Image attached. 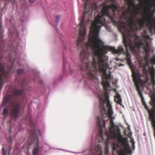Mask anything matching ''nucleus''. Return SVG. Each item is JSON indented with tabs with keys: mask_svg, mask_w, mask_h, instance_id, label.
<instances>
[{
	"mask_svg": "<svg viewBox=\"0 0 155 155\" xmlns=\"http://www.w3.org/2000/svg\"><path fill=\"white\" fill-rule=\"evenodd\" d=\"M88 2H85L83 15L80 22L79 35L77 42L78 48L82 49L80 54L81 62L80 68L81 70L87 71L92 78H94L95 73L99 71L102 75V84L104 88L107 90L110 86L108 81L112 80L113 78L110 71L108 74H106L107 69L109 67L108 57L106 54L108 51L116 54L124 53L126 55L125 60L127 64L130 66V55L128 51L130 48H127L125 46L126 51L124 53L122 47L119 46L116 50L114 47L105 45L99 38L100 28L106 21L105 16L108 17L113 24H116L115 12L117 6L114 3L109 5H105L101 12L92 22L91 19L92 10H97V4L94 3L91 8L88 5Z\"/></svg>",
	"mask_w": 155,
	"mask_h": 155,
	"instance_id": "obj_1",
	"label": "nucleus"
},
{
	"mask_svg": "<svg viewBox=\"0 0 155 155\" xmlns=\"http://www.w3.org/2000/svg\"><path fill=\"white\" fill-rule=\"evenodd\" d=\"M123 25L122 27L124 31L123 33V42L126 48H129L131 52L135 54L141 48L142 46V48L146 53L149 52L150 49L149 42L145 40L144 44L139 39L136 34H130L131 32L135 31H131L129 25L126 26L124 22H123Z\"/></svg>",
	"mask_w": 155,
	"mask_h": 155,
	"instance_id": "obj_2",
	"label": "nucleus"
},
{
	"mask_svg": "<svg viewBox=\"0 0 155 155\" xmlns=\"http://www.w3.org/2000/svg\"><path fill=\"white\" fill-rule=\"evenodd\" d=\"M24 92L23 89H18L16 88H13L11 91V95H6L3 101V104L6 105L8 102H12L9 105L10 109V115L11 117L16 119L18 116L21 110V106L18 102H13V101H15L18 97L21 95Z\"/></svg>",
	"mask_w": 155,
	"mask_h": 155,
	"instance_id": "obj_3",
	"label": "nucleus"
},
{
	"mask_svg": "<svg viewBox=\"0 0 155 155\" xmlns=\"http://www.w3.org/2000/svg\"><path fill=\"white\" fill-rule=\"evenodd\" d=\"M105 99L102 98L100 97V107L101 114L97 118V124L100 128H102L105 126V118L107 116L109 119L114 118L112 117L113 112L112 108V105L110 104L109 100V96L108 94L105 93Z\"/></svg>",
	"mask_w": 155,
	"mask_h": 155,
	"instance_id": "obj_4",
	"label": "nucleus"
},
{
	"mask_svg": "<svg viewBox=\"0 0 155 155\" xmlns=\"http://www.w3.org/2000/svg\"><path fill=\"white\" fill-rule=\"evenodd\" d=\"M117 135L118 137L117 140L118 143L120 144V146H123L124 147V150L120 149V151L118 152V155H126L124 152L125 150L127 151L128 153L130 154L131 153V150L130 149L127 150L128 149L130 148L127 138L123 137L121 135L120 130L118 128L117 129Z\"/></svg>",
	"mask_w": 155,
	"mask_h": 155,
	"instance_id": "obj_5",
	"label": "nucleus"
},
{
	"mask_svg": "<svg viewBox=\"0 0 155 155\" xmlns=\"http://www.w3.org/2000/svg\"><path fill=\"white\" fill-rule=\"evenodd\" d=\"M12 66L9 68V71L6 72L5 69V65L2 63H0V92L3 86V84L7 79L8 74L14 71L12 68Z\"/></svg>",
	"mask_w": 155,
	"mask_h": 155,
	"instance_id": "obj_6",
	"label": "nucleus"
},
{
	"mask_svg": "<svg viewBox=\"0 0 155 155\" xmlns=\"http://www.w3.org/2000/svg\"><path fill=\"white\" fill-rule=\"evenodd\" d=\"M38 132L39 134L40 132L39 130H36L35 129H32L30 133L29 138L31 140V142L34 143H36L37 147L34 149L33 151V155H38V152L39 150L38 145V139L37 137L36 132Z\"/></svg>",
	"mask_w": 155,
	"mask_h": 155,
	"instance_id": "obj_7",
	"label": "nucleus"
},
{
	"mask_svg": "<svg viewBox=\"0 0 155 155\" xmlns=\"http://www.w3.org/2000/svg\"><path fill=\"white\" fill-rule=\"evenodd\" d=\"M113 119H114V118L110 119V128L109 129V130L110 132L111 138L113 139H117V140L118 137L117 135V129L118 128L119 129L118 127H117L116 129L117 134L114 132V131L113 130L111 129V128H114L115 127L114 123L113 121Z\"/></svg>",
	"mask_w": 155,
	"mask_h": 155,
	"instance_id": "obj_8",
	"label": "nucleus"
},
{
	"mask_svg": "<svg viewBox=\"0 0 155 155\" xmlns=\"http://www.w3.org/2000/svg\"><path fill=\"white\" fill-rule=\"evenodd\" d=\"M127 2L128 5H129L128 9L122 13V15H125L126 18L127 17L126 14L127 13H130V7H133L135 9H137V8H136L135 7V4L134 3V0H127Z\"/></svg>",
	"mask_w": 155,
	"mask_h": 155,
	"instance_id": "obj_9",
	"label": "nucleus"
},
{
	"mask_svg": "<svg viewBox=\"0 0 155 155\" xmlns=\"http://www.w3.org/2000/svg\"><path fill=\"white\" fill-rule=\"evenodd\" d=\"M114 97L115 101L118 104L121 105L122 101L120 95L118 93H117Z\"/></svg>",
	"mask_w": 155,
	"mask_h": 155,
	"instance_id": "obj_10",
	"label": "nucleus"
},
{
	"mask_svg": "<svg viewBox=\"0 0 155 155\" xmlns=\"http://www.w3.org/2000/svg\"><path fill=\"white\" fill-rule=\"evenodd\" d=\"M151 81L153 86L155 85V79H154L155 73L154 71H152L151 73Z\"/></svg>",
	"mask_w": 155,
	"mask_h": 155,
	"instance_id": "obj_11",
	"label": "nucleus"
},
{
	"mask_svg": "<svg viewBox=\"0 0 155 155\" xmlns=\"http://www.w3.org/2000/svg\"><path fill=\"white\" fill-rule=\"evenodd\" d=\"M95 150L100 155H101V148L99 145H97L96 147L95 148Z\"/></svg>",
	"mask_w": 155,
	"mask_h": 155,
	"instance_id": "obj_12",
	"label": "nucleus"
},
{
	"mask_svg": "<svg viewBox=\"0 0 155 155\" xmlns=\"http://www.w3.org/2000/svg\"><path fill=\"white\" fill-rule=\"evenodd\" d=\"M120 146L118 144L114 143L112 145V148L114 150H117V149L120 148Z\"/></svg>",
	"mask_w": 155,
	"mask_h": 155,
	"instance_id": "obj_13",
	"label": "nucleus"
},
{
	"mask_svg": "<svg viewBox=\"0 0 155 155\" xmlns=\"http://www.w3.org/2000/svg\"><path fill=\"white\" fill-rule=\"evenodd\" d=\"M8 112V110L7 108H5L3 110V115H6Z\"/></svg>",
	"mask_w": 155,
	"mask_h": 155,
	"instance_id": "obj_14",
	"label": "nucleus"
},
{
	"mask_svg": "<svg viewBox=\"0 0 155 155\" xmlns=\"http://www.w3.org/2000/svg\"><path fill=\"white\" fill-rule=\"evenodd\" d=\"M151 62L153 65L155 64V56L151 58Z\"/></svg>",
	"mask_w": 155,
	"mask_h": 155,
	"instance_id": "obj_15",
	"label": "nucleus"
},
{
	"mask_svg": "<svg viewBox=\"0 0 155 155\" xmlns=\"http://www.w3.org/2000/svg\"><path fill=\"white\" fill-rule=\"evenodd\" d=\"M12 45H12L11 46H9V45L8 46V49L7 50V51H11L12 52L13 51H14L13 50V47H12Z\"/></svg>",
	"mask_w": 155,
	"mask_h": 155,
	"instance_id": "obj_16",
	"label": "nucleus"
},
{
	"mask_svg": "<svg viewBox=\"0 0 155 155\" xmlns=\"http://www.w3.org/2000/svg\"><path fill=\"white\" fill-rule=\"evenodd\" d=\"M24 71V70L23 69H19L17 71V72L18 74H22Z\"/></svg>",
	"mask_w": 155,
	"mask_h": 155,
	"instance_id": "obj_17",
	"label": "nucleus"
},
{
	"mask_svg": "<svg viewBox=\"0 0 155 155\" xmlns=\"http://www.w3.org/2000/svg\"><path fill=\"white\" fill-rule=\"evenodd\" d=\"M2 155H6V151L5 150V148L3 147L2 148Z\"/></svg>",
	"mask_w": 155,
	"mask_h": 155,
	"instance_id": "obj_18",
	"label": "nucleus"
},
{
	"mask_svg": "<svg viewBox=\"0 0 155 155\" xmlns=\"http://www.w3.org/2000/svg\"><path fill=\"white\" fill-rule=\"evenodd\" d=\"M108 146L106 144L105 147V153H107V152L108 151Z\"/></svg>",
	"mask_w": 155,
	"mask_h": 155,
	"instance_id": "obj_19",
	"label": "nucleus"
},
{
	"mask_svg": "<svg viewBox=\"0 0 155 155\" xmlns=\"http://www.w3.org/2000/svg\"><path fill=\"white\" fill-rule=\"evenodd\" d=\"M25 80H23L22 81V82L21 83V86H24L25 84Z\"/></svg>",
	"mask_w": 155,
	"mask_h": 155,
	"instance_id": "obj_20",
	"label": "nucleus"
},
{
	"mask_svg": "<svg viewBox=\"0 0 155 155\" xmlns=\"http://www.w3.org/2000/svg\"><path fill=\"white\" fill-rule=\"evenodd\" d=\"M60 16L59 15H57L56 16V23H57L58 21H59V19L60 18Z\"/></svg>",
	"mask_w": 155,
	"mask_h": 155,
	"instance_id": "obj_21",
	"label": "nucleus"
},
{
	"mask_svg": "<svg viewBox=\"0 0 155 155\" xmlns=\"http://www.w3.org/2000/svg\"><path fill=\"white\" fill-rule=\"evenodd\" d=\"M130 141H131V142L132 143V147H134V145L135 142H134V140H130Z\"/></svg>",
	"mask_w": 155,
	"mask_h": 155,
	"instance_id": "obj_22",
	"label": "nucleus"
},
{
	"mask_svg": "<svg viewBox=\"0 0 155 155\" xmlns=\"http://www.w3.org/2000/svg\"><path fill=\"white\" fill-rule=\"evenodd\" d=\"M3 1H7L8 2H11L12 3L14 2L15 0H3Z\"/></svg>",
	"mask_w": 155,
	"mask_h": 155,
	"instance_id": "obj_23",
	"label": "nucleus"
},
{
	"mask_svg": "<svg viewBox=\"0 0 155 155\" xmlns=\"http://www.w3.org/2000/svg\"><path fill=\"white\" fill-rule=\"evenodd\" d=\"M134 13L135 15H137L138 14V12L137 10H135L134 11Z\"/></svg>",
	"mask_w": 155,
	"mask_h": 155,
	"instance_id": "obj_24",
	"label": "nucleus"
},
{
	"mask_svg": "<svg viewBox=\"0 0 155 155\" xmlns=\"http://www.w3.org/2000/svg\"><path fill=\"white\" fill-rule=\"evenodd\" d=\"M29 1L31 3H33L34 2V1L33 0H29Z\"/></svg>",
	"mask_w": 155,
	"mask_h": 155,
	"instance_id": "obj_25",
	"label": "nucleus"
},
{
	"mask_svg": "<svg viewBox=\"0 0 155 155\" xmlns=\"http://www.w3.org/2000/svg\"><path fill=\"white\" fill-rule=\"evenodd\" d=\"M155 109V105H153V108L152 109Z\"/></svg>",
	"mask_w": 155,
	"mask_h": 155,
	"instance_id": "obj_26",
	"label": "nucleus"
},
{
	"mask_svg": "<svg viewBox=\"0 0 155 155\" xmlns=\"http://www.w3.org/2000/svg\"><path fill=\"white\" fill-rule=\"evenodd\" d=\"M64 64H65V63H64Z\"/></svg>",
	"mask_w": 155,
	"mask_h": 155,
	"instance_id": "obj_27",
	"label": "nucleus"
},
{
	"mask_svg": "<svg viewBox=\"0 0 155 155\" xmlns=\"http://www.w3.org/2000/svg\"><path fill=\"white\" fill-rule=\"evenodd\" d=\"M113 0H111V1H112V2H113Z\"/></svg>",
	"mask_w": 155,
	"mask_h": 155,
	"instance_id": "obj_28",
	"label": "nucleus"
},
{
	"mask_svg": "<svg viewBox=\"0 0 155 155\" xmlns=\"http://www.w3.org/2000/svg\"><path fill=\"white\" fill-rule=\"evenodd\" d=\"M139 1H141L142 0H139Z\"/></svg>",
	"mask_w": 155,
	"mask_h": 155,
	"instance_id": "obj_29",
	"label": "nucleus"
}]
</instances>
